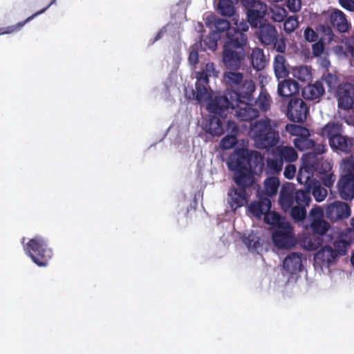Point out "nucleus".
<instances>
[{
  "label": "nucleus",
  "mask_w": 354,
  "mask_h": 354,
  "mask_svg": "<svg viewBox=\"0 0 354 354\" xmlns=\"http://www.w3.org/2000/svg\"><path fill=\"white\" fill-rule=\"evenodd\" d=\"M227 167L234 171L235 183H254V173L261 172L263 167V156L257 151L237 149L229 156Z\"/></svg>",
  "instance_id": "f257e3e1"
},
{
  "label": "nucleus",
  "mask_w": 354,
  "mask_h": 354,
  "mask_svg": "<svg viewBox=\"0 0 354 354\" xmlns=\"http://www.w3.org/2000/svg\"><path fill=\"white\" fill-rule=\"evenodd\" d=\"M255 89L254 82L252 80L246 79L235 90H227L223 95L216 96L208 103L207 109L209 113L223 117L228 109H234L241 103L253 102Z\"/></svg>",
  "instance_id": "f03ea898"
},
{
  "label": "nucleus",
  "mask_w": 354,
  "mask_h": 354,
  "mask_svg": "<svg viewBox=\"0 0 354 354\" xmlns=\"http://www.w3.org/2000/svg\"><path fill=\"white\" fill-rule=\"evenodd\" d=\"M311 201L309 189H296L288 184L281 187L279 204L284 212H289L295 222L304 221L306 217V207Z\"/></svg>",
  "instance_id": "7ed1b4c3"
},
{
  "label": "nucleus",
  "mask_w": 354,
  "mask_h": 354,
  "mask_svg": "<svg viewBox=\"0 0 354 354\" xmlns=\"http://www.w3.org/2000/svg\"><path fill=\"white\" fill-rule=\"evenodd\" d=\"M250 133L255 146L261 149H269L279 140V133L272 128L269 119L256 121L251 125Z\"/></svg>",
  "instance_id": "20e7f679"
},
{
  "label": "nucleus",
  "mask_w": 354,
  "mask_h": 354,
  "mask_svg": "<svg viewBox=\"0 0 354 354\" xmlns=\"http://www.w3.org/2000/svg\"><path fill=\"white\" fill-rule=\"evenodd\" d=\"M280 182L277 177H269L264 181V190L258 194V201H252L248 208L256 217L261 218L262 214L271 209L272 203L270 197L276 195Z\"/></svg>",
  "instance_id": "39448f33"
},
{
  "label": "nucleus",
  "mask_w": 354,
  "mask_h": 354,
  "mask_svg": "<svg viewBox=\"0 0 354 354\" xmlns=\"http://www.w3.org/2000/svg\"><path fill=\"white\" fill-rule=\"evenodd\" d=\"M339 168L337 192L342 199L351 201L354 198V160L349 158L343 159Z\"/></svg>",
  "instance_id": "423d86ee"
},
{
  "label": "nucleus",
  "mask_w": 354,
  "mask_h": 354,
  "mask_svg": "<svg viewBox=\"0 0 354 354\" xmlns=\"http://www.w3.org/2000/svg\"><path fill=\"white\" fill-rule=\"evenodd\" d=\"M24 250L32 261L40 267L47 266L53 257V250L49 248L48 241L39 235L30 239Z\"/></svg>",
  "instance_id": "0eeeda50"
},
{
  "label": "nucleus",
  "mask_w": 354,
  "mask_h": 354,
  "mask_svg": "<svg viewBox=\"0 0 354 354\" xmlns=\"http://www.w3.org/2000/svg\"><path fill=\"white\" fill-rule=\"evenodd\" d=\"M218 71L216 69L215 64L209 62L203 66L201 71L196 72V100L199 102L207 101L210 95L207 87L209 83V77H217Z\"/></svg>",
  "instance_id": "6e6552de"
},
{
  "label": "nucleus",
  "mask_w": 354,
  "mask_h": 354,
  "mask_svg": "<svg viewBox=\"0 0 354 354\" xmlns=\"http://www.w3.org/2000/svg\"><path fill=\"white\" fill-rule=\"evenodd\" d=\"M244 7L247 10L248 22L253 28L262 24L267 12V6L259 1L243 0Z\"/></svg>",
  "instance_id": "1a4fd4ad"
},
{
  "label": "nucleus",
  "mask_w": 354,
  "mask_h": 354,
  "mask_svg": "<svg viewBox=\"0 0 354 354\" xmlns=\"http://www.w3.org/2000/svg\"><path fill=\"white\" fill-rule=\"evenodd\" d=\"M272 239L274 245L279 249H290L296 243L292 227L289 223L276 228L272 233Z\"/></svg>",
  "instance_id": "9d476101"
},
{
  "label": "nucleus",
  "mask_w": 354,
  "mask_h": 354,
  "mask_svg": "<svg viewBox=\"0 0 354 354\" xmlns=\"http://www.w3.org/2000/svg\"><path fill=\"white\" fill-rule=\"evenodd\" d=\"M254 183L247 184L242 180V184L236 183L237 187H232L228 192L229 203L232 208L237 209L248 204L251 194L249 189Z\"/></svg>",
  "instance_id": "9b49d317"
},
{
  "label": "nucleus",
  "mask_w": 354,
  "mask_h": 354,
  "mask_svg": "<svg viewBox=\"0 0 354 354\" xmlns=\"http://www.w3.org/2000/svg\"><path fill=\"white\" fill-rule=\"evenodd\" d=\"M309 113L306 103L299 97L289 100L287 105V116L292 122L301 123L306 121Z\"/></svg>",
  "instance_id": "f8f14e48"
},
{
  "label": "nucleus",
  "mask_w": 354,
  "mask_h": 354,
  "mask_svg": "<svg viewBox=\"0 0 354 354\" xmlns=\"http://www.w3.org/2000/svg\"><path fill=\"white\" fill-rule=\"evenodd\" d=\"M245 55V49L223 48L222 60L227 69L237 71L241 68Z\"/></svg>",
  "instance_id": "ddd939ff"
},
{
  "label": "nucleus",
  "mask_w": 354,
  "mask_h": 354,
  "mask_svg": "<svg viewBox=\"0 0 354 354\" xmlns=\"http://www.w3.org/2000/svg\"><path fill=\"white\" fill-rule=\"evenodd\" d=\"M336 97L338 102V107L348 110L353 108L354 104V85L344 82L337 86Z\"/></svg>",
  "instance_id": "4468645a"
},
{
  "label": "nucleus",
  "mask_w": 354,
  "mask_h": 354,
  "mask_svg": "<svg viewBox=\"0 0 354 354\" xmlns=\"http://www.w3.org/2000/svg\"><path fill=\"white\" fill-rule=\"evenodd\" d=\"M325 214L331 221L343 220L350 216V206L344 202L336 201L326 206Z\"/></svg>",
  "instance_id": "2eb2a0df"
},
{
  "label": "nucleus",
  "mask_w": 354,
  "mask_h": 354,
  "mask_svg": "<svg viewBox=\"0 0 354 354\" xmlns=\"http://www.w3.org/2000/svg\"><path fill=\"white\" fill-rule=\"evenodd\" d=\"M310 228L315 234L322 236L330 228V224L324 219L323 209L319 207L313 208L310 211Z\"/></svg>",
  "instance_id": "dca6fc26"
},
{
  "label": "nucleus",
  "mask_w": 354,
  "mask_h": 354,
  "mask_svg": "<svg viewBox=\"0 0 354 354\" xmlns=\"http://www.w3.org/2000/svg\"><path fill=\"white\" fill-rule=\"evenodd\" d=\"M248 44L247 35L235 28L229 29L223 37V48L245 49Z\"/></svg>",
  "instance_id": "f3484780"
},
{
  "label": "nucleus",
  "mask_w": 354,
  "mask_h": 354,
  "mask_svg": "<svg viewBox=\"0 0 354 354\" xmlns=\"http://www.w3.org/2000/svg\"><path fill=\"white\" fill-rule=\"evenodd\" d=\"M299 85L294 80L284 79L279 81L277 86V93L282 98L283 102L289 100L293 97H297V95L299 92Z\"/></svg>",
  "instance_id": "a211bd4d"
},
{
  "label": "nucleus",
  "mask_w": 354,
  "mask_h": 354,
  "mask_svg": "<svg viewBox=\"0 0 354 354\" xmlns=\"http://www.w3.org/2000/svg\"><path fill=\"white\" fill-rule=\"evenodd\" d=\"M259 42L263 46H272L278 37V32L274 26L270 23H263L259 26L256 32Z\"/></svg>",
  "instance_id": "6ab92c4d"
},
{
  "label": "nucleus",
  "mask_w": 354,
  "mask_h": 354,
  "mask_svg": "<svg viewBox=\"0 0 354 354\" xmlns=\"http://www.w3.org/2000/svg\"><path fill=\"white\" fill-rule=\"evenodd\" d=\"M302 257L303 254L300 252H290L283 261V270L290 274L302 271Z\"/></svg>",
  "instance_id": "aec40b11"
},
{
  "label": "nucleus",
  "mask_w": 354,
  "mask_h": 354,
  "mask_svg": "<svg viewBox=\"0 0 354 354\" xmlns=\"http://www.w3.org/2000/svg\"><path fill=\"white\" fill-rule=\"evenodd\" d=\"M253 102H243L239 106H236V117L241 121H251L256 119L259 114L257 109L253 107Z\"/></svg>",
  "instance_id": "412c9836"
},
{
  "label": "nucleus",
  "mask_w": 354,
  "mask_h": 354,
  "mask_svg": "<svg viewBox=\"0 0 354 354\" xmlns=\"http://www.w3.org/2000/svg\"><path fill=\"white\" fill-rule=\"evenodd\" d=\"M329 21L331 26L339 32H347L350 27L345 14L337 9L333 10L330 13Z\"/></svg>",
  "instance_id": "4be33fe9"
},
{
  "label": "nucleus",
  "mask_w": 354,
  "mask_h": 354,
  "mask_svg": "<svg viewBox=\"0 0 354 354\" xmlns=\"http://www.w3.org/2000/svg\"><path fill=\"white\" fill-rule=\"evenodd\" d=\"M302 96L307 100L319 99L324 93L325 89L322 81H316L314 84H308L302 89Z\"/></svg>",
  "instance_id": "5701e85b"
},
{
  "label": "nucleus",
  "mask_w": 354,
  "mask_h": 354,
  "mask_svg": "<svg viewBox=\"0 0 354 354\" xmlns=\"http://www.w3.org/2000/svg\"><path fill=\"white\" fill-rule=\"evenodd\" d=\"M329 145L333 150L348 154L352 151L353 139L341 133L337 138H333Z\"/></svg>",
  "instance_id": "b1692460"
},
{
  "label": "nucleus",
  "mask_w": 354,
  "mask_h": 354,
  "mask_svg": "<svg viewBox=\"0 0 354 354\" xmlns=\"http://www.w3.org/2000/svg\"><path fill=\"white\" fill-rule=\"evenodd\" d=\"M273 69L274 75L278 80L285 79L289 75L290 65L283 55L278 54L274 56Z\"/></svg>",
  "instance_id": "393cba45"
},
{
  "label": "nucleus",
  "mask_w": 354,
  "mask_h": 354,
  "mask_svg": "<svg viewBox=\"0 0 354 354\" xmlns=\"http://www.w3.org/2000/svg\"><path fill=\"white\" fill-rule=\"evenodd\" d=\"M207 26L214 28L212 32H215L217 35H221V34L228 32L229 29H232L230 27V23L226 19L219 18L215 15L209 16L207 19Z\"/></svg>",
  "instance_id": "a878e982"
},
{
  "label": "nucleus",
  "mask_w": 354,
  "mask_h": 354,
  "mask_svg": "<svg viewBox=\"0 0 354 354\" xmlns=\"http://www.w3.org/2000/svg\"><path fill=\"white\" fill-rule=\"evenodd\" d=\"M344 133V127L342 123L329 122L322 129L321 135L328 140V142Z\"/></svg>",
  "instance_id": "bb28decb"
},
{
  "label": "nucleus",
  "mask_w": 354,
  "mask_h": 354,
  "mask_svg": "<svg viewBox=\"0 0 354 354\" xmlns=\"http://www.w3.org/2000/svg\"><path fill=\"white\" fill-rule=\"evenodd\" d=\"M248 58L252 66L257 71L263 70L268 63L263 50L260 48H253Z\"/></svg>",
  "instance_id": "cd10ccee"
},
{
  "label": "nucleus",
  "mask_w": 354,
  "mask_h": 354,
  "mask_svg": "<svg viewBox=\"0 0 354 354\" xmlns=\"http://www.w3.org/2000/svg\"><path fill=\"white\" fill-rule=\"evenodd\" d=\"M244 75L237 71H226L223 74V81L230 88V90H235L245 82Z\"/></svg>",
  "instance_id": "c85d7f7f"
},
{
  "label": "nucleus",
  "mask_w": 354,
  "mask_h": 354,
  "mask_svg": "<svg viewBox=\"0 0 354 354\" xmlns=\"http://www.w3.org/2000/svg\"><path fill=\"white\" fill-rule=\"evenodd\" d=\"M322 236H320L319 234H315L314 232L304 236L300 240L301 246L306 250L309 251L316 250L322 245Z\"/></svg>",
  "instance_id": "c756f323"
},
{
  "label": "nucleus",
  "mask_w": 354,
  "mask_h": 354,
  "mask_svg": "<svg viewBox=\"0 0 354 354\" xmlns=\"http://www.w3.org/2000/svg\"><path fill=\"white\" fill-rule=\"evenodd\" d=\"M275 155H278L282 162H292L297 160V151L290 146H278L276 147Z\"/></svg>",
  "instance_id": "7c9ffc66"
},
{
  "label": "nucleus",
  "mask_w": 354,
  "mask_h": 354,
  "mask_svg": "<svg viewBox=\"0 0 354 354\" xmlns=\"http://www.w3.org/2000/svg\"><path fill=\"white\" fill-rule=\"evenodd\" d=\"M315 257L322 261L323 263H326L328 266H330L335 261L338 255L336 254L333 247L330 245H325L316 253Z\"/></svg>",
  "instance_id": "2f4dec72"
},
{
  "label": "nucleus",
  "mask_w": 354,
  "mask_h": 354,
  "mask_svg": "<svg viewBox=\"0 0 354 354\" xmlns=\"http://www.w3.org/2000/svg\"><path fill=\"white\" fill-rule=\"evenodd\" d=\"M204 129L214 136H220L224 133L222 122L216 116H209L204 125Z\"/></svg>",
  "instance_id": "473e14b6"
},
{
  "label": "nucleus",
  "mask_w": 354,
  "mask_h": 354,
  "mask_svg": "<svg viewBox=\"0 0 354 354\" xmlns=\"http://www.w3.org/2000/svg\"><path fill=\"white\" fill-rule=\"evenodd\" d=\"M283 162L280 159L278 155H275V151H273L272 157L268 158L266 160V170L270 174H278L283 169Z\"/></svg>",
  "instance_id": "72a5a7b5"
},
{
  "label": "nucleus",
  "mask_w": 354,
  "mask_h": 354,
  "mask_svg": "<svg viewBox=\"0 0 354 354\" xmlns=\"http://www.w3.org/2000/svg\"><path fill=\"white\" fill-rule=\"evenodd\" d=\"M313 169H311L310 167L302 165L297 176L298 183L307 185V187H310L313 182L316 181L313 178Z\"/></svg>",
  "instance_id": "f704fd0d"
},
{
  "label": "nucleus",
  "mask_w": 354,
  "mask_h": 354,
  "mask_svg": "<svg viewBox=\"0 0 354 354\" xmlns=\"http://www.w3.org/2000/svg\"><path fill=\"white\" fill-rule=\"evenodd\" d=\"M262 215H264V222L266 223L275 226L277 228L285 225V223H288L279 214L275 212H270V209L265 212Z\"/></svg>",
  "instance_id": "c9c22d12"
},
{
  "label": "nucleus",
  "mask_w": 354,
  "mask_h": 354,
  "mask_svg": "<svg viewBox=\"0 0 354 354\" xmlns=\"http://www.w3.org/2000/svg\"><path fill=\"white\" fill-rule=\"evenodd\" d=\"M55 0H53L52 2L50 3H49L46 8H44V9L41 10L40 11H38L36 13H35L34 15H31L30 17H28L25 21L22 22V23H18L17 25L15 26H8V27H6V28H0V35H4V34H10V33H12L14 32L15 31L19 30L20 28H21L24 24L27 21H30L31 19H32L35 16L38 15H40L41 13H43L48 8H49L50 6V5L55 2Z\"/></svg>",
  "instance_id": "e433bc0d"
},
{
  "label": "nucleus",
  "mask_w": 354,
  "mask_h": 354,
  "mask_svg": "<svg viewBox=\"0 0 354 354\" xmlns=\"http://www.w3.org/2000/svg\"><path fill=\"white\" fill-rule=\"evenodd\" d=\"M218 10L222 16L227 17H232L235 13V8L232 0H219Z\"/></svg>",
  "instance_id": "4c0bfd02"
},
{
  "label": "nucleus",
  "mask_w": 354,
  "mask_h": 354,
  "mask_svg": "<svg viewBox=\"0 0 354 354\" xmlns=\"http://www.w3.org/2000/svg\"><path fill=\"white\" fill-rule=\"evenodd\" d=\"M306 189H309L310 191L312 189V194L317 202L323 201L328 194L327 190L317 180L313 182L311 186L308 187Z\"/></svg>",
  "instance_id": "58836bf2"
},
{
  "label": "nucleus",
  "mask_w": 354,
  "mask_h": 354,
  "mask_svg": "<svg viewBox=\"0 0 354 354\" xmlns=\"http://www.w3.org/2000/svg\"><path fill=\"white\" fill-rule=\"evenodd\" d=\"M293 76L301 82H308L312 79L311 68L308 66L296 67L293 71Z\"/></svg>",
  "instance_id": "ea45409f"
},
{
  "label": "nucleus",
  "mask_w": 354,
  "mask_h": 354,
  "mask_svg": "<svg viewBox=\"0 0 354 354\" xmlns=\"http://www.w3.org/2000/svg\"><path fill=\"white\" fill-rule=\"evenodd\" d=\"M271 97L266 91L261 90L257 100L254 98L253 103L263 111H266L270 109Z\"/></svg>",
  "instance_id": "a19ab883"
},
{
  "label": "nucleus",
  "mask_w": 354,
  "mask_h": 354,
  "mask_svg": "<svg viewBox=\"0 0 354 354\" xmlns=\"http://www.w3.org/2000/svg\"><path fill=\"white\" fill-rule=\"evenodd\" d=\"M310 136H303L294 139L295 146L299 150L309 149L314 146L315 141L309 138Z\"/></svg>",
  "instance_id": "79ce46f5"
},
{
  "label": "nucleus",
  "mask_w": 354,
  "mask_h": 354,
  "mask_svg": "<svg viewBox=\"0 0 354 354\" xmlns=\"http://www.w3.org/2000/svg\"><path fill=\"white\" fill-rule=\"evenodd\" d=\"M242 241L249 250H257L261 246L259 237L254 233L249 234L248 236H243Z\"/></svg>",
  "instance_id": "37998d69"
},
{
  "label": "nucleus",
  "mask_w": 354,
  "mask_h": 354,
  "mask_svg": "<svg viewBox=\"0 0 354 354\" xmlns=\"http://www.w3.org/2000/svg\"><path fill=\"white\" fill-rule=\"evenodd\" d=\"M286 131L292 136L297 137L310 136L309 131L306 127L294 124H288L286 126Z\"/></svg>",
  "instance_id": "c03bdc74"
},
{
  "label": "nucleus",
  "mask_w": 354,
  "mask_h": 354,
  "mask_svg": "<svg viewBox=\"0 0 354 354\" xmlns=\"http://www.w3.org/2000/svg\"><path fill=\"white\" fill-rule=\"evenodd\" d=\"M319 81L324 82L328 86V91L331 92L333 89L336 88L339 79L337 75L327 73L324 74Z\"/></svg>",
  "instance_id": "a18cd8bd"
},
{
  "label": "nucleus",
  "mask_w": 354,
  "mask_h": 354,
  "mask_svg": "<svg viewBox=\"0 0 354 354\" xmlns=\"http://www.w3.org/2000/svg\"><path fill=\"white\" fill-rule=\"evenodd\" d=\"M349 246V243L343 239L342 238H339L336 239L333 243V250L335 251L336 254L339 256H344L346 254L347 248Z\"/></svg>",
  "instance_id": "49530a36"
},
{
  "label": "nucleus",
  "mask_w": 354,
  "mask_h": 354,
  "mask_svg": "<svg viewBox=\"0 0 354 354\" xmlns=\"http://www.w3.org/2000/svg\"><path fill=\"white\" fill-rule=\"evenodd\" d=\"M303 165L309 166L311 169H315L318 165L317 156L315 153L308 152L302 158Z\"/></svg>",
  "instance_id": "de8ad7c7"
},
{
  "label": "nucleus",
  "mask_w": 354,
  "mask_h": 354,
  "mask_svg": "<svg viewBox=\"0 0 354 354\" xmlns=\"http://www.w3.org/2000/svg\"><path fill=\"white\" fill-rule=\"evenodd\" d=\"M298 17L294 15L288 17L283 23V30L287 33H291L298 27Z\"/></svg>",
  "instance_id": "09e8293b"
},
{
  "label": "nucleus",
  "mask_w": 354,
  "mask_h": 354,
  "mask_svg": "<svg viewBox=\"0 0 354 354\" xmlns=\"http://www.w3.org/2000/svg\"><path fill=\"white\" fill-rule=\"evenodd\" d=\"M221 37V35H217L215 32H211L209 35L205 37L203 39L205 46L212 50H216L218 45V38Z\"/></svg>",
  "instance_id": "8fccbe9b"
},
{
  "label": "nucleus",
  "mask_w": 354,
  "mask_h": 354,
  "mask_svg": "<svg viewBox=\"0 0 354 354\" xmlns=\"http://www.w3.org/2000/svg\"><path fill=\"white\" fill-rule=\"evenodd\" d=\"M237 143L235 135H228L224 137L220 142L219 145L222 149L226 150L234 147Z\"/></svg>",
  "instance_id": "3c124183"
},
{
  "label": "nucleus",
  "mask_w": 354,
  "mask_h": 354,
  "mask_svg": "<svg viewBox=\"0 0 354 354\" xmlns=\"http://www.w3.org/2000/svg\"><path fill=\"white\" fill-rule=\"evenodd\" d=\"M198 47L196 46H193L189 52L188 57V62L189 64L194 67H195L198 63Z\"/></svg>",
  "instance_id": "603ef678"
},
{
  "label": "nucleus",
  "mask_w": 354,
  "mask_h": 354,
  "mask_svg": "<svg viewBox=\"0 0 354 354\" xmlns=\"http://www.w3.org/2000/svg\"><path fill=\"white\" fill-rule=\"evenodd\" d=\"M286 11L284 8H276L272 10V19L274 21L281 22L285 20Z\"/></svg>",
  "instance_id": "864d4df0"
},
{
  "label": "nucleus",
  "mask_w": 354,
  "mask_h": 354,
  "mask_svg": "<svg viewBox=\"0 0 354 354\" xmlns=\"http://www.w3.org/2000/svg\"><path fill=\"white\" fill-rule=\"evenodd\" d=\"M304 38L310 42L316 41L318 39L317 33L310 27H308L304 30Z\"/></svg>",
  "instance_id": "5fc2aeb1"
},
{
  "label": "nucleus",
  "mask_w": 354,
  "mask_h": 354,
  "mask_svg": "<svg viewBox=\"0 0 354 354\" xmlns=\"http://www.w3.org/2000/svg\"><path fill=\"white\" fill-rule=\"evenodd\" d=\"M297 169L294 165L288 164L284 169L283 175L287 179H292L296 174Z\"/></svg>",
  "instance_id": "6e6d98bb"
},
{
  "label": "nucleus",
  "mask_w": 354,
  "mask_h": 354,
  "mask_svg": "<svg viewBox=\"0 0 354 354\" xmlns=\"http://www.w3.org/2000/svg\"><path fill=\"white\" fill-rule=\"evenodd\" d=\"M272 46H274V48L280 53H283L286 49V45L283 39H277L274 43L272 44Z\"/></svg>",
  "instance_id": "4d7b16f0"
},
{
  "label": "nucleus",
  "mask_w": 354,
  "mask_h": 354,
  "mask_svg": "<svg viewBox=\"0 0 354 354\" xmlns=\"http://www.w3.org/2000/svg\"><path fill=\"white\" fill-rule=\"evenodd\" d=\"M335 180L334 174H327L322 178V184L328 188L331 187Z\"/></svg>",
  "instance_id": "13d9d810"
},
{
  "label": "nucleus",
  "mask_w": 354,
  "mask_h": 354,
  "mask_svg": "<svg viewBox=\"0 0 354 354\" xmlns=\"http://www.w3.org/2000/svg\"><path fill=\"white\" fill-rule=\"evenodd\" d=\"M313 53L315 56H320L324 51V47L322 42H316L312 46Z\"/></svg>",
  "instance_id": "bf43d9fd"
},
{
  "label": "nucleus",
  "mask_w": 354,
  "mask_h": 354,
  "mask_svg": "<svg viewBox=\"0 0 354 354\" xmlns=\"http://www.w3.org/2000/svg\"><path fill=\"white\" fill-rule=\"evenodd\" d=\"M340 6L344 9L349 11H354L353 0H339Z\"/></svg>",
  "instance_id": "052dcab7"
},
{
  "label": "nucleus",
  "mask_w": 354,
  "mask_h": 354,
  "mask_svg": "<svg viewBox=\"0 0 354 354\" xmlns=\"http://www.w3.org/2000/svg\"><path fill=\"white\" fill-rule=\"evenodd\" d=\"M287 6L288 9L293 12L299 11L301 8L300 3H297L296 0H287Z\"/></svg>",
  "instance_id": "680f3d73"
},
{
  "label": "nucleus",
  "mask_w": 354,
  "mask_h": 354,
  "mask_svg": "<svg viewBox=\"0 0 354 354\" xmlns=\"http://www.w3.org/2000/svg\"><path fill=\"white\" fill-rule=\"evenodd\" d=\"M310 149H313V151L311 152L315 153L316 154V156L322 155L324 153H325L326 151V148L324 145H322V144L316 145L315 142L314 144V146L313 147H311Z\"/></svg>",
  "instance_id": "e2e57ef3"
},
{
  "label": "nucleus",
  "mask_w": 354,
  "mask_h": 354,
  "mask_svg": "<svg viewBox=\"0 0 354 354\" xmlns=\"http://www.w3.org/2000/svg\"><path fill=\"white\" fill-rule=\"evenodd\" d=\"M234 24L236 26V30L242 32L244 33V32H246L248 30V23L245 21H241L239 23V20L236 19L234 22Z\"/></svg>",
  "instance_id": "0e129e2a"
},
{
  "label": "nucleus",
  "mask_w": 354,
  "mask_h": 354,
  "mask_svg": "<svg viewBox=\"0 0 354 354\" xmlns=\"http://www.w3.org/2000/svg\"><path fill=\"white\" fill-rule=\"evenodd\" d=\"M165 32V28H162V29H160L158 33L156 34V37L153 39H151L150 41H149V44H153L156 41H157L158 40H159L160 39H161L163 36V34Z\"/></svg>",
  "instance_id": "69168bd1"
},
{
  "label": "nucleus",
  "mask_w": 354,
  "mask_h": 354,
  "mask_svg": "<svg viewBox=\"0 0 354 354\" xmlns=\"http://www.w3.org/2000/svg\"><path fill=\"white\" fill-rule=\"evenodd\" d=\"M348 51L354 57V37H353L349 41L348 46Z\"/></svg>",
  "instance_id": "338daca9"
},
{
  "label": "nucleus",
  "mask_w": 354,
  "mask_h": 354,
  "mask_svg": "<svg viewBox=\"0 0 354 354\" xmlns=\"http://www.w3.org/2000/svg\"><path fill=\"white\" fill-rule=\"evenodd\" d=\"M227 128L228 129H232V132L235 133L239 131V127L235 124V122H232V121H228V122H227Z\"/></svg>",
  "instance_id": "774afa93"
}]
</instances>
